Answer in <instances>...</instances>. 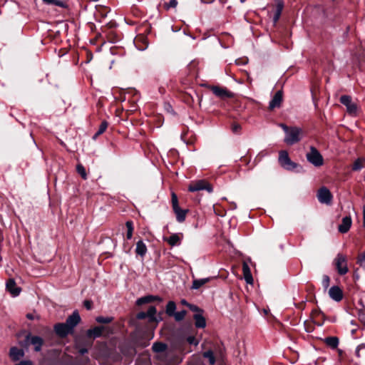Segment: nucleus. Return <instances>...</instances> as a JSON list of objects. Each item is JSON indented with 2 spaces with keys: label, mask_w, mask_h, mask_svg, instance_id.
Instances as JSON below:
<instances>
[{
  "label": "nucleus",
  "mask_w": 365,
  "mask_h": 365,
  "mask_svg": "<svg viewBox=\"0 0 365 365\" xmlns=\"http://www.w3.org/2000/svg\"><path fill=\"white\" fill-rule=\"evenodd\" d=\"M363 225L365 227V206H364L363 210Z\"/></svg>",
  "instance_id": "obj_51"
},
{
  "label": "nucleus",
  "mask_w": 365,
  "mask_h": 365,
  "mask_svg": "<svg viewBox=\"0 0 365 365\" xmlns=\"http://www.w3.org/2000/svg\"><path fill=\"white\" fill-rule=\"evenodd\" d=\"M187 341L190 344H195V345L198 344V341L195 339V338L194 336H188L187 339Z\"/></svg>",
  "instance_id": "obj_45"
},
{
  "label": "nucleus",
  "mask_w": 365,
  "mask_h": 365,
  "mask_svg": "<svg viewBox=\"0 0 365 365\" xmlns=\"http://www.w3.org/2000/svg\"><path fill=\"white\" fill-rule=\"evenodd\" d=\"M16 365H32V363L30 361H22Z\"/></svg>",
  "instance_id": "obj_50"
},
{
  "label": "nucleus",
  "mask_w": 365,
  "mask_h": 365,
  "mask_svg": "<svg viewBox=\"0 0 365 365\" xmlns=\"http://www.w3.org/2000/svg\"><path fill=\"white\" fill-rule=\"evenodd\" d=\"M157 299L160 300V298L157 296L148 295L138 299L136 301V304L140 306L142 304L150 303Z\"/></svg>",
  "instance_id": "obj_21"
},
{
  "label": "nucleus",
  "mask_w": 365,
  "mask_h": 365,
  "mask_svg": "<svg viewBox=\"0 0 365 365\" xmlns=\"http://www.w3.org/2000/svg\"><path fill=\"white\" fill-rule=\"evenodd\" d=\"M232 131L235 133V134H239L241 131V129H242V127L240 124L238 123H233L232 125Z\"/></svg>",
  "instance_id": "obj_40"
},
{
  "label": "nucleus",
  "mask_w": 365,
  "mask_h": 365,
  "mask_svg": "<svg viewBox=\"0 0 365 365\" xmlns=\"http://www.w3.org/2000/svg\"><path fill=\"white\" fill-rule=\"evenodd\" d=\"M205 190L208 192H212V185L208 183L207 181L201 180L196 182H193L188 187V190L190 192H197L200 190Z\"/></svg>",
  "instance_id": "obj_6"
},
{
  "label": "nucleus",
  "mask_w": 365,
  "mask_h": 365,
  "mask_svg": "<svg viewBox=\"0 0 365 365\" xmlns=\"http://www.w3.org/2000/svg\"><path fill=\"white\" fill-rule=\"evenodd\" d=\"M283 101V92L282 91H278L274 95L272 100L269 103V109L274 110L276 108H279L281 106L282 102Z\"/></svg>",
  "instance_id": "obj_9"
},
{
  "label": "nucleus",
  "mask_w": 365,
  "mask_h": 365,
  "mask_svg": "<svg viewBox=\"0 0 365 365\" xmlns=\"http://www.w3.org/2000/svg\"><path fill=\"white\" fill-rule=\"evenodd\" d=\"M322 286L324 289H327L330 284V278L328 275H324L322 278Z\"/></svg>",
  "instance_id": "obj_39"
},
{
  "label": "nucleus",
  "mask_w": 365,
  "mask_h": 365,
  "mask_svg": "<svg viewBox=\"0 0 365 365\" xmlns=\"http://www.w3.org/2000/svg\"><path fill=\"white\" fill-rule=\"evenodd\" d=\"M6 288L13 297L18 296L21 292V288L16 286L14 279H9L6 282Z\"/></svg>",
  "instance_id": "obj_12"
},
{
  "label": "nucleus",
  "mask_w": 365,
  "mask_h": 365,
  "mask_svg": "<svg viewBox=\"0 0 365 365\" xmlns=\"http://www.w3.org/2000/svg\"><path fill=\"white\" fill-rule=\"evenodd\" d=\"M138 254H139L141 257H143V256L145 254V252H138Z\"/></svg>",
  "instance_id": "obj_55"
},
{
  "label": "nucleus",
  "mask_w": 365,
  "mask_h": 365,
  "mask_svg": "<svg viewBox=\"0 0 365 365\" xmlns=\"http://www.w3.org/2000/svg\"><path fill=\"white\" fill-rule=\"evenodd\" d=\"M242 272L245 282L249 284H252L254 279L251 273L250 266L247 262H242Z\"/></svg>",
  "instance_id": "obj_15"
},
{
  "label": "nucleus",
  "mask_w": 365,
  "mask_h": 365,
  "mask_svg": "<svg viewBox=\"0 0 365 365\" xmlns=\"http://www.w3.org/2000/svg\"><path fill=\"white\" fill-rule=\"evenodd\" d=\"M186 311L182 310L180 312H175V314L173 315L175 317V319L178 322L182 320L185 315H186Z\"/></svg>",
  "instance_id": "obj_35"
},
{
  "label": "nucleus",
  "mask_w": 365,
  "mask_h": 365,
  "mask_svg": "<svg viewBox=\"0 0 365 365\" xmlns=\"http://www.w3.org/2000/svg\"><path fill=\"white\" fill-rule=\"evenodd\" d=\"M9 355L12 360L17 361L24 356V351L21 349H19L17 347H12L10 349Z\"/></svg>",
  "instance_id": "obj_18"
},
{
  "label": "nucleus",
  "mask_w": 365,
  "mask_h": 365,
  "mask_svg": "<svg viewBox=\"0 0 365 365\" xmlns=\"http://www.w3.org/2000/svg\"><path fill=\"white\" fill-rule=\"evenodd\" d=\"M203 356L208 359L209 362L211 365H214L215 363V358L214 354L211 350H208L203 353Z\"/></svg>",
  "instance_id": "obj_32"
},
{
  "label": "nucleus",
  "mask_w": 365,
  "mask_h": 365,
  "mask_svg": "<svg viewBox=\"0 0 365 365\" xmlns=\"http://www.w3.org/2000/svg\"><path fill=\"white\" fill-rule=\"evenodd\" d=\"M79 352L81 354H84L85 353L87 352V349H81Z\"/></svg>",
  "instance_id": "obj_53"
},
{
  "label": "nucleus",
  "mask_w": 365,
  "mask_h": 365,
  "mask_svg": "<svg viewBox=\"0 0 365 365\" xmlns=\"http://www.w3.org/2000/svg\"><path fill=\"white\" fill-rule=\"evenodd\" d=\"M83 304L85 306V307L87 309H91V307H92V302L90 301V300H86L84 301L83 302Z\"/></svg>",
  "instance_id": "obj_48"
},
{
  "label": "nucleus",
  "mask_w": 365,
  "mask_h": 365,
  "mask_svg": "<svg viewBox=\"0 0 365 365\" xmlns=\"http://www.w3.org/2000/svg\"><path fill=\"white\" fill-rule=\"evenodd\" d=\"M181 303L187 307L190 305V304L185 299H182Z\"/></svg>",
  "instance_id": "obj_52"
},
{
  "label": "nucleus",
  "mask_w": 365,
  "mask_h": 365,
  "mask_svg": "<svg viewBox=\"0 0 365 365\" xmlns=\"http://www.w3.org/2000/svg\"><path fill=\"white\" fill-rule=\"evenodd\" d=\"M317 198L321 203L330 204L332 200V195L327 187H322L318 190Z\"/></svg>",
  "instance_id": "obj_7"
},
{
  "label": "nucleus",
  "mask_w": 365,
  "mask_h": 365,
  "mask_svg": "<svg viewBox=\"0 0 365 365\" xmlns=\"http://www.w3.org/2000/svg\"><path fill=\"white\" fill-rule=\"evenodd\" d=\"M340 103L346 106V110L349 115H356L357 114V105L352 102L350 96L344 95L340 97Z\"/></svg>",
  "instance_id": "obj_5"
},
{
  "label": "nucleus",
  "mask_w": 365,
  "mask_h": 365,
  "mask_svg": "<svg viewBox=\"0 0 365 365\" xmlns=\"http://www.w3.org/2000/svg\"><path fill=\"white\" fill-rule=\"evenodd\" d=\"M195 324L197 328H204L206 326V321L202 313H197L194 315Z\"/></svg>",
  "instance_id": "obj_20"
},
{
  "label": "nucleus",
  "mask_w": 365,
  "mask_h": 365,
  "mask_svg": "<svg viewBox=\"0 0 365 365\" xmlns=\"http://www.w3.org/2000/svg\"><path fill=\"white\" fill-rule=\"evenodd\" d=\"M351 218L350 216H346L342 218L341 223L338 227V230L341 233H346L351 226Z\"/></svg>",
  "instance_id": "obj_14"
},
{
  "label": "nucleus",
  "mask_w": 365,
  "mask_h": 365,
  "mask_svg": "<svg viewBox=\"0 0 365 365\" xmlns=\"http://www.w3.org/2000/svg\"><path fill=\"white\" fill-rule=\"evenodd\" d=\"M171 202H172L173 208L177 207L179 206L177 195L174 192H173L171 193Z\"/></svg>",
  "instance_id": "obj_38"
},
{
  "label": "nucleus",
  "mask_w": 365,
  "mask_h": 365,
  "mask_svg": "<svg viewBox=\"0 0 365 365\" xmlns=\"http://www.w3.org/2000/svg\"><path fill=\"white\" fill-rule=\"evenodd\" d=\"M329 295L335 302H340L343 299V291L339 286H333L329 290Z\"/></svg>",
  "instance_id": "obj_10"
},
{
  "label": "nucleus",
  "mask_w": 365,
  "mask_h": 365,
  "mask_svg": "<svg viewBox=\"0 0 365 365\" xmlns=\"http://www.w3.org/2000/svg\"><path fill=\"white\" fill-rule=\"evenodd\" d=\"M356 354L358 356H359V347H357V349H356Z\"/></svg>",
  "instance_id": "obj_56"
},
{
  "label": "nucleus",
  "mask_w": 365,
  "mask_h": 365,
  "mask_svg": "<svg viewBox=\"0 0 365 365\" xmlns=\"http://www.w3.org/2000/svg\"><path fill=\"white\" fill-rule=\"evenodd\" d=\"M26 317H27L28 319H34L32 314H28L26 315Z\"/></svg>",
  "instance_id": "obj_54"
},
{
  "label": "nucleus",
  "mask_w": 365,
  "mask_h": 365,
  "mask_svg": "<svg viewBox=\"0 0 365 365\" xmlns=\"http://www.w3.org/2000/svg\"><path fill=\"white\" fill-rule=\"evenodd\" d=\"M307 160L315 167H320L324 163V159L319 150L314 146L310 147L309 152L306 154Z\"/></svg>",
  "instance_id": "obj_2"
},
{
  "label": "nucleus",
  "mask_w": 365,
  "mask_h": 365,
  "mask_svg": "<svg viewBox=\"0 0 365 365\" xmlns=\"http://www.w3.org/2000/svg\"><path fill=\"white\" fill-rule=\"evenodd\" d=\"M276 11H282L284 8V2L282 0H275Z\"/></svg>",
  "instance_id": "obj_42"
},
{
  "label": "nucleus",
  "mask_w": 365,
  "mask_h": 365,
  "mask_svg": "<svg viewBox=\"0 0 365 365\" xmlns=\"http://www.w3.org/2000/svg\"><path fill=\"white\" fill-rule=\"evenodd\" d=\"M182 237L183 235L182 233H175L166 238L165 240L171 246L179 245Z\"/></svg>",
  "instance_id": "obj_16"
},
{
  "label": "nucleus",
  "mask_w": 365,
  "mask_h": 365,
  "mask_svg": "<svg viewBox=\"0 0 365 365\" xmlns=\"http://www.w3.org/2000/svg\"><path fill=\"white\" fill-rule=\"evenodd\" d=\"M176 309V304L173 301H170L166 306V314L169 316H173Z\"/></svg>",
  "instance_id": "obj_30"
},
{
  "label": "nucleus",
  "mask_w": 365,
  "mask_h": 365,
  "mask_svg": "<svg viewBox=\"0 0 365 365\" xmlns=\"http://www.w3.org/2000/svg\"><path fill=\"white\" fill-rule=\"evenodd\" d=\"M279 126L283 129L285 136L284 141L288 145H292L299 143L303 138V130L297 126L289 127L281 123Z\"/></svg>",
  "instance_id": "obj_1"
},
{
  "label": "nucleus",
  "mask_w": 365,
  "mask_h": 365,
  "mask_svg": "<svg viewBox=\"0 0 365 365\" xmlns=\"http://www.w3.org/2000/svg\"><path fill=\"white\" fill-rule=\"evenodd\" d=\"M157 312L156 308L153 306L150 307L148 309L146 314L147 317L149 318L150 322H158L159 319H158L155 317V314ZM161 319H160V320Z\"/></svg>",
  "instance_id": "obj_24"
},
{
  "label": "nucleus",
  "mask_w": 365,
  "mask_h": 365,
  "mask_svg": "<svg viewBox=\"0 0 365 365\" xmlns=\"http://www.w3.org/2000/svg\"><path fill=\"white\" fill-rule=\"evenodd\" d=\"M80 315L77 311H75L67 318L65 323L71 329V331H73V328L80 322Z\"/></svg>",
  "instance_id": "obj_13"
},
{
  "label": "nucleus",
  "mask_w": 365,
  "mask_h": 365,
  "mask_svg": "<svg viewBox=\"0 0 365 365\" xmlns=\"http://www.w3.org/2000/svg\"><path fill=\"white\" fill-rule=\"evenodd\" d=\"M173 210L176 215L177 221L178 222H183L185 220L186 215L188 212V210H182L179 206L173 208Z\"/></svg>",
  "instance_id": "obj_17"
},
{
  "label": "nucleus",
  "mask_w": 365,
  "mask_h": 365,
  "mask_svg": "<svg viewBox=\"0 0 365 365\" xmlns=\"http://www.w3.org/2000/svg\"><path fill=\"white\" fill-rule=\"evenodd\" d=\"M334 264L340 275H344L349 271L346 258L341 254L337 255L334 260Z\"/></svg>",
  "instance_id": "obj_3"
},
{
  "label": "nucleus",
  "mask_w": 365,
  "mask_h": 365,
  "mask_svg": "<svg viewBox=\"0 0 365 365\" xmlns=\"http://www.w3.org/2000/svg\"><path fill=\"white\" fill-rule=\"evenodd\" d=\"M211 91L217 97L222 99L230 98L233 97V93L225 88L215 86L211 88Z\"/></svg>",
  "instance_id": "obj_8"
},
{
  "label": "nucleus",
  "mask_w": 365,
  "mask_h": 365,
  "mask_svg": "<svg viewBox=\"0 0 365 365\" xmlns=\"http://www.w3.org/2000/svg\"><path fill=\"white\" fill-rule=\"evenodd\" d=\"M210 280V278H202L199 279H195L192 282V288L195 289H197L202 286H203L205 284L208 282Z\"/></svg>",
  "instance_id": "obj_27"
},
{
  "label": "nucleus",
  "mask_w": 365,
  "mask_h": 365,
  "mask_svg": "<svg viewBox=\"0 0 365 365\" xmlns=\"http://www.w3.org/2000/svg\"><path fill=\"white\" fill-rule=\"evenodd\" d=\"M167 348V345L162 342H155L153 344V350L155 352L159 353L164 351Z\"/></svg>",
  "instance_id": "obj_29"
},
{
  "label": "nucleus",
  "mask_w": 365,
  "mask_h": 365,
  "mask_svg": "<svg viewBox=\"0 0 365 365\" xmlns=\"http://www.w3.org/2000/svg\"><path fill=\"white\" fill-rule=\"evenodd\" d=\"M147 247L143 240H139L136 243V248L135 251H146Z\"/></svg>",
  "instance_id": "obj_36"
},
{
  "label": "nucleus",
  "mask_w": 365,
  "mask_h": 365,
  "mask_svg": "<svg viewBox=\"0 0 365 365\" xmlns=\"http://www.w3.org/2000/svg\"><path fill=\"white\" fill-rule=\"evenodd\" d=\"M32 257L37 262L44 263L49 261V259L46 257V252H31Z\"/></svg>",
  "instance_id": "obj_23"
},
{
  "label": "nucleus",
  "mask_w": 365,
  "mask_h": 365,
  "mask_svg": "<svg viewBox=\"0 0 365 365\" xmlns=\"http://www.w3.org/2000/svg\"><path fill=\"white\" fill-rule=\"evenodd\" d=\"M76 170L78 173L82 177L83 179L86 180L87 178L86 169L81 164L77 165Z\"/></svg>",
  "instance_id": "obj_34"
},
{
  "label": "nucleus",
  "mask_w": 365,
  "mask_h": 365,
  "mask_svg": "<svg viewBox=\"0 0 365 365\" xmlns=\"http://www.w3.org/2000/svg\"><path fill=\"white\" fill-rule=\"evenodd\" d=\"M365 160L364 158H357L352 165V170L354 171L361 170L364 166Z\"/></svg>",
  "instance_id": "obj_28"
},
{
  "label": "nucleus",
  "mask_w": 365,
  "mask_h": 365,
  "mask_svg": "<svg viewBox=\"0 0 365 365\" xmlns=\"http://www.w3.org/2000/svg\"><path fill=\"white\" fill-rule=\"evenodd\" d=\"M188 307L190 308V310H192V312H195L197 313H201L202 312L198 307L194 304H190Z\"/></svg>",
  "instance_id": "obj_43"
},
{
  "label": "nucleus",
  "mask_w": 365,
  "mask_h": 365,
  "mask_svg": "<svg viewBox=\"0 0 365 365\" xmlns=\"http://www.w3.org/2000/svg\"><path fill=\"white\" fill-rule=\"evenodd\" d=\"M126 227V239L130 240L133 237L134 226L133 222L131 220H128L125 222Z\"/></svg>",
  "instance_id": "obj_26"
},
{
  "label": "nucleus",
  "mask_w": 365,
  "mask_h": 365,
  "mask_svg": "<svg viewBox=\"0 0 365 365\" xmlns=\"http://www.w3.org/2000/svg\"><path fill=\"white\" fill-rule=\"evenodd\" d=\"M107 128H108V123H107L106 121H103V122L101 123V125H100V126H99V128H98V131L96 132V133L95 134V136H94V137L96 138V136H98V135H100L103 134V133L106 131V130L107 129Z\"/></svg>",
  "instance_id": "obj_33"
},
{
  "label": "nucleus",
  "mask_w": 365,
  "mask_h": 365,
  "mask_svg": "<svg viewBox=\"0 0 365 365\" xmlns=\"http://www.w3.org/2000/svg\"><path fill=\"white\" fill-rule=\"evenodd\" d=\"M327 345L332 349H336L339 345V339L336 336H329L325 339Z\"/></svg>",
  "instance_id": "obj_25"
},
{
  "label": "nucleus",
  "mask_w": 365,
  "mask_h": 365,
  "mask_svg": "<svg viewBox=\"0 0 365 365\" xmlns=\"http://www.w3.org/2000/svg\"><path fill=\"white\" fill-rule=\"evenodd\" d=\"M178 5L177 0H170L168 3L165 4V6L167 9L170 8H175Z\"/></svg>",
  "instance_id": "obj_41"
},
{
  "label": "nucleus",
  "mask_w": 365,
  "mask_h": 365,
  "mask_svg": "<svg viewBox=\"0 0 365 365\" xmlns=\"http://www.w3.org/2000/svg\"><path fill=\"white\" fill-rule=\"evenodd\" d=\"M47 4L56 5L61 8L66 7V3L61 0H42Z\"/></svg>",
  "instance_id": "obj_31"
},
{
  "label": "nucleus",
  "mask_w": 365,
  "mask_h": 365,
  "mask_svg": "<svg viewBox=\"0 0 365 365\" xmlns=\"http://www.w3.org/2000/svg\"><path fill=\"white\" fill-rule=\"evenodd\" d=\"M43 343V339L39 336H34L31 338V344L34 346L36 351H39L41 349Z\"/></svg>",
  "instance_id": "obj_22"
},
{
  "label": "nucleus",
  "mask_w": 365,
  "mask_h": 365,
  "mask_svg": "<svg viewBox=\"0 0 365 365\" xmlns=\"http://www.w3.org/2000/svg\"><path fill=\"white\" fill-rule=\"evenodd\" d=\"M54 331L61 337H65L72 331L66 323H58L54 326Z\"/></svg>",
  "instance_id": "obj_11"
},
{
  "label": "nucleus",
  "mask_w": 365,
  "mask_h": 365,
  "mask_svg": "<svg viewBox=\"0 0 365 365\" xmlns=\"http://www.w3.org/2000/svg\"><path fill=\"white\" fill-rule=\"evenodd\" d=\"M229 248H233V249H234L233 245H230V247H229Z\"/></svg>",
  "instance_id": "obj_57"
},
{
  "label": "nucleus",
  "mask_w": 365,
  "mask_h": 365,
  "mask_svg": "<svg viewBox=\"0 0 365 365\" xmlns=\"http://www.w3.org/2000/svg\"><path fill=\"white\" fill-rule=\"evenodd\" d=\"M96 322L101 324H108L112 322V317H98L96 319Z\"/></svg>",
  "instance_id": "obj_37"
},
{
  "label": "nucleus",
  "mask_w": 365,
  "mask_h": 365,
  "mask_svg": "<svg viewBox=\"0 0 365 365\" xmlns=\"http://www.w3.org/2000/svg\"><path fill=\"white\" fill-rule=\"evenodd\" d=\"M281 14H282V12H281V11H276V10H275L274 15V18H273V19H274V22H277V21L279 20V17H280Z\"/></svg>",
  "instance_id": "obj_47"
},
{
  "label": "nucleus",
  "mask_w": 365,
  "mask_h": 365,
  "mask_svg": "<svg viewBox=\"0 0 365 365\" xmlns=\"http://www.w3.org/2000/svg\"><path fill=\"white\" fill-rule=\"evenodd\" d=\"M364 262H365V252H362L358 257V263L362 265Z\"/></svg>",
  "instance_id": "obj_44"
},
{
  "label": "nucleus",
  "mask_w": 365,
  "mask_h": 365,
  "mask_svg": "<svg viewBox=\"0 0 365 365\" xmlns=\"http://www.w3.org/2000/svg\"><path fill=\"white\" fill-rule=\"evenodd\" d=\"M279 162L284 168L288 170H293L298 166L297 163L291 160L288 153L285 150H282L279 152Z\"/></svg>",
  "instance_id": "obj_4"
},
{
  "label": "nucleus",
  "mask_w": 365,
  "mask_h": 365,
  "mask_svg": "<svg viewBox=\"0 0 365 365\" xmlns=\"http://www.w3.org/2000/svg\"><path fill=\"white\" fill-rule=\"evenodd\" d=\"M136 317L138 319H145L147 317L146 312H140L137 314Z\"/></svg>",
  "instance_id": "obj_46"
},
{
  "label": "nucleus",
  "mask_w": 365,
  "mask_h": 365,
  "mask_svg": "<svg viewBox=\"0 0 365 365\" xmlns=\"http://www.w3.org/2000/svg\"><path fill=\"white\" fill-rule=\"evenodd\" d=\"M243 262H247V264H249V266L253 265V262H252L251 258H250V257L245 258L243 260Z\"/></svg>",
  "instance_id": "obj_49"
},
{
  "label": "nucleus",
  "mask_w": 365,
  "mask_h": 365,
  "mask_svg": "<svg viewBox=\"0 0 365 365\" xmlns=\"http://www.w3.org/2000/svg\"><path fill=\"white\" fill-rule=\"evenodd\" d=\"M103 328L102 327H96L93 329H90L86 331V336L88 338H97L101 336Z\"/></svg>",
  "instance_id": "obj_19"
}]
</instances>
